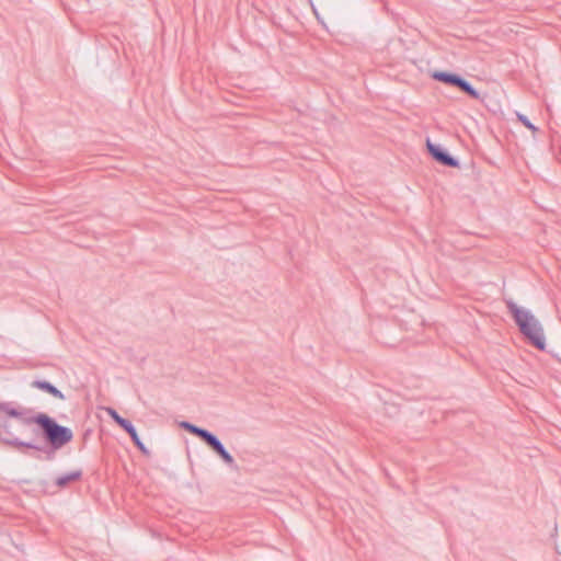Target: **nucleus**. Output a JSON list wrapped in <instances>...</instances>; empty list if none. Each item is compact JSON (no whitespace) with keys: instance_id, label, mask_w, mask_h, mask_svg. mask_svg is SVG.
<instances>
[{"instance_id":"nucleus-1","label":"nucleus","mask_w":561,"mask_h":561,"mask_svg":"<svg viewBox=\"0 0 561 561\" xmlns=\"http://www.w3.org/2000/svg\"><path fill=\"white\" fill-rule=\"evenodd\" d=\"M12 415L22 417L26 425L36 424L42 433L47 446L36 445L28 449H35L46 455V460L55 459L56 451L70 443L73 438L71 428L60 425L57 421L46 413H36L33 416H26V413L14 410L9 411Z\"/></svg>"},{"instance_id":"nucleus-2","label":"nucleus","mask_w":561,"mask_h":561,"mask_svg":"<svg viewBox=\"0 0 561 561\" xmlns=\"http://www.w3.org/2000/svg\"><path fill=\"white\" fill-rule=\"evenodd\" d=\"M14 410L18 412L26 413V416H33L31 409L21 407L10 401H0V442L9 447L16 449L35 447L34 443L20 440L15 433L14 424L11 419L16 420L23 425L26 423L22 417L12 415L9 411Z\"/></svg>"},{"instance_id":"nucleus-3","label":"nucleus","mask_w":561,"mask_h":561,"mask_svg":"<svg viewBox=\"0 0 561 561\" xmlns=\"http://www.w3.org/2000/svg\"><path fill=\"white\" fill-rule=\"evenodd\" d=\"M506 306L522 334L533 346L543 351L546 339L540 321L529 310L519 308L511 299L506 300Z\"/></svg>"},{"instance_id":"nucleus-4","label":"nucleus","mask_w":561,"mask_h":561,"mask_svg":"<svg viewBox=\"0 0 561 561\" xmlns=\"http://www.w3.org/2000/svg\"><path fill=\"white\" fill-rule=\"evenodd\" d=\"M179 426L190 434L198 437L230 468H237L231 454L226 449L221 440L210 431L199 427L188 421H181Z\"/></svg>"},{"instance_id":"nucleus-5","label":"nucleus","mask_w":561,"mask_h":561,"mask_svg":"<svg viewBox=\"0 0 561 561\" xmlns=\"http://www.w3.org/2000/svg\"><path fill=\"white\" fill-rule=\"evenodd\" d=\"M432 78L438 82L459 89L461 92L468 94L473 99L479 98L478 91L472 84L462 78L460 75L448 71H434Z\"/></svg>"},{"instance_id":"nucleus-6","label":"nucleus","mask_w":561,"mask_h":561,"mask_svg":"<svg viewBox=\"0 0 561 561\" xmlns=\"http://www.w3.org/2000/svg\"><path fill=\"white\" fill-rule=\"evenodd\" d=\"M426 148L430 156L442 165L449 168H459L458 159L453 157L446 149H444L439 145L433 144L430 141V139H427Z\"/></svg>"},{"instance_id":"nucleus-7","label":"nucleus","mask_w":561,"mask_h":561,"mask_svg":"<svg viewBox=\"0 0 561 561\" xmlns=\"http://www.w3.org/2000/svg\"><path fill=\"white\" fill-rule=\"evenodd\" d=\"M31 387L39 389L59 400L66 399L64 393L57 387H55L51 382H49L47 380H34V381H32Z\"/></svg>"},{"instance_id":"nucleus-8","label":"nucleus","mask_w":561,"mask_h":561,"mask_svg":"<svg viewBox=\"0 0 561 561\" xmlns=\"http://www.w3.org/2000/svg\"><path fill=\"white\" fill-rule=\"evenodd\" d=\"M123 430L129 435L131 442L135 444V446L146 456L150 454L149 449L145 446V444L141 442L136 427L133 425L130 421L126 423L123 426Z\"/></svg>"},{"instance_id":"nucleus-9","label":"nucleus","mask_w":561,"mask_h":561,"mask_svg":"<svg viewBox=\"0 0 561 561\" xmlns=\"http://www.w3.org/2000/svg\"><path fill=\"white\" fill-rule=\"evenodd\" d=\"M81 477H82V470H80V469L73 470L71 472L59 476L56 479L55 484L58 488H66L70 482L80 480Z\"/></svg>"},{"instance_id":"nucleus-10","label":"nucleus","mask_w":561,"mask_h":561,"mask_svg":"<svg viewBox=\"0 0 561 561\" xmlns=\"http://www.w3.org/2000/svg\"><path fill=\"white\" fill-rule=\"evenodd\" d=\"M107 413L108 415L111 416V419L121 427L123 428V426L128 423L129 420L121 416L117 411L113 408H108L107 409Z\"/></svg>"},{"instance_id":"nucleus-11","label":"nucleus","mask_w":561,"mask_h":561,"mask_svg":"<svg viewBox=\"0 0 561 561\" xmlns=\"http://www.w3.org/2000/svg\"><path fill=\"white\" fill-rule=\"evenodd\" d=\"M518 121L523 123L525 127L530 129L533 133L537 131V128L530 123V121L522 114H517Z\"/></svg>"}]
</instances>
